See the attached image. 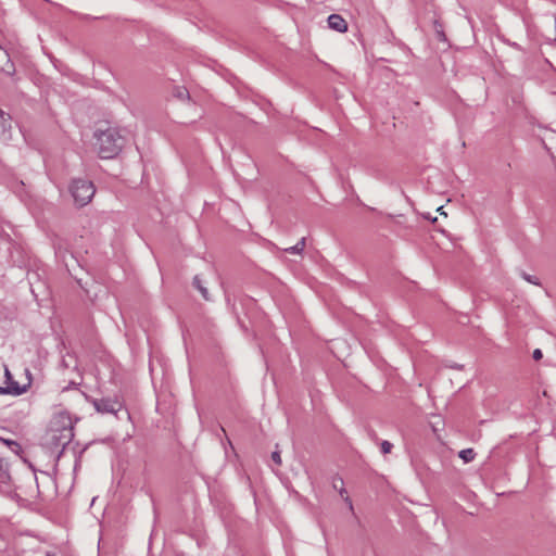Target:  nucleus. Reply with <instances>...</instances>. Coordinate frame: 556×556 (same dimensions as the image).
<instances>
[{"instance_id":"1","label":"nucleus","mask_w":556,"mask_h":556,"mask_svg":"<svg viewBox=\"0 0 556 556\" xmlns=\"http://www.w3.org/2000/svg\"><path fill=\"white\" fill-rule=\"evenodd\" d=\"M74 424L71 414L66 410L55 413L48 430V443L58 448L65 447L74 438Z\"/></svg>"},{"instance_id":"2","label":"nucleus","mask_w":556,"mask_h":556,"mask_svg":"<svg viewBox=\"0 0 556 556\" xmlns=\"http://www.w3.org/2000/svg\"><path fill=\"white\" fill-rule=\"evenodd\" d=\"M68 189L78 206L87 205L96 192L93 184L90 180L81 178L73 179Z\"/></svg>"},{"instance_id":"3","label":"nucleus","mask_w":556,"mask_h":556,"mask_svg":"<svg viewBox=\"0 0 556 556\" xmlns=\"http://www.w3.org/2000/svg\"><path fill=\"white\" fill-rule=\"evenodd\" d=\"M91 402L96 410L101 414H116L122 408V403L115 399H93Z\"/></svg>"},{"instance_id":"4","label":"nucleus","mask_w":556,"mask_h":556,"mask_svg":"<svg viewBox=\"0 0 556 556\" xmlns=\"http://www.w3.org/2000/svg\"><path fill=\"white\" fill-rule=\"evenodd\" d=\"M93 149L97 151L99 157L110 160L115 157L122 148L116 144V141H97Z\"/></svg>"},{"instance_id":"5","label":"nucleus","mask_w":556,"mask_h":556,"mask_svg":"<svg viewBox=\"0 0 556 556\" xmlns=\"http://www.w3.org/2000/svg\"><path fill=\"white\" fill-rule=\"evenodd\" d=\"M4 377L7 387H0V394L21 395L26 392V387H21L18 382L13 379L7 366H4Z\"/></svg>"},{"instance_id":"6","label":"nucleus","mask_w":556,"mask_h":556,"mask_svg":"<svg viewBox=\"0 0 556 556\" xmlns=\"http://www.w3.org/2000/svg\"><path fill=\"white\" fill-rule=\"evenodd\" d=\"M94 136L97 137V139H102V137H105V139H108V140L121 139L124 137V135L121 134L119 129H117L115 127H111L106 124L99 127L97 129V132L94 134Z\"/></svg>"},{"instance_id":"7","label":"nucleus","mask_w":556,"mask_h":556,"mask_svg":"<svg viewBox=\"0 0 556 556\" xmlns=\"http://www.w3.org/2000/svg\"><path fill=\"white\" fill-rule=\"evenodd\" d=\"M328 25L331 29L339 33H345L348 30L346 21L339 14H331L328 17Z\"/></svg>"},{"instance_id":"8","label":"nucleus","mask_w":556,"mask_h":556,"mask_svg":"<svg viewBox=\"0 0 556 556\" xmlns=\"http://www.w3.org/2000/svg\"><path fill=\"white\" fill-rule=\"evenodd\" d=\"M332 486L333 489L338 490L341 497L344 500V502L348 504L349 506V509L350 510H353V503L351 501V498L348 496L346 494V490L344 489V482L342 480V478L340 477H334L332 479Z\"/></svg>"},{"instance_id":"9","label":"nucleus","mask_w":556,"mask_h":556,"mask_svg":"<svg viewBox=\"0 0 556 556\" xmlns=\"http://www.w3.org/2000/svg\"><path fill=\"white\" fill-rule=\"evenodd\" d=\"M192 283H193V287L199 290V292L201 293V295L203 296V299L205 301L211 300L207 288L205 286V282L202 280V278L199 275L194 276Z\"/></svg>"},{"instance_id":"10","label":"nucleus","mask_w":556,"mask_h":556,"mask_svg":"<svg viewBox=\"0 0 556 556\" xmlns=\"http://www.w3.org/2000/svg\"><path fill=\"white\" fill-rule=\"evenodd\" d=\"M305 247H306V238L303 237L299 240V242L295 245L286 248L285 252L290 253V254H301L304 251Z\"/></svg>"},{"instance_id":"11","label":"nucleus","mask_w":556,"mask_h":556,"mask_svg":"<svg viewBox=\"0 0 556 556\" xmlns=\"http://www.w3.org/2000/svg\"><path fill=\"white\" fill-rule=\"evenodd\" d=\"M2 442L16 455H20L22 453V446L13 440H5L2 439Z\"/></svg>"},{"instance_id":"12","label":"nucleus","mask_w":556,"mask_h":556,"mask_svg":"<svg viewBox=\"0 0 556 556\" xmlns=\"http://www.w3.org/2000/svg\"><path fill=\"white\" fill-rule=\"evenodd\" d=\"M476 456V453L473 452L472 448H466V450H462L459 452V457L465 462V463H469L471 460H473Z\"/></svg>"},{"instance_id":"13","label":"nucleus","mask_w":556,"mask_h":556,"mask_svg":"<svg viewBox=\"0 0 556 556\" xmlns=\"http://www.w3.org/2000/svg\"><path fill=\"white\" fill-rule=\"evenodd\" d=\"M544 148L546 151L551 154V157L556 163V141H549V144H546L545 141H543Z\"/></svg>"},{"instance_id":"14","label":"nucleus","mask_w":556,"mask_h":556,"mask_svg":"<svg viewBox=\"0 0 556 556\" xmlns=\"http://www.w3.org/2000/svg\"><path fill=\"white\" fill-rule=\"evenodd\" d=\"M520 276L528 281L529 283H532L534 286H540V280L538 277L527 274L526 271L521 270Z\"/></svg>"},{"instance_id":"15","label":"nucleus","mask_w":556,"mask_h":556,"mask_svg":"<svg viewBox=\"0 0 556 556\" xmlns=\"http://www.w3.org/2000/svg\"><path fill=\"white\" fill-rule=\"evenodd\" d=\"M393 445L389 441H382L381 442V452L383 454H389L392 450Z\"/></svg>"},{"instance_id":"16","label":"nucleus","mask_w":556,"mask_h":556,"mask_svg":"<svg viewBox=\"0 0 556 556\" xmlns=\"http://www.w3.org/2000/svg\"><path fill=\"white\" fill-rule=\"evenodd\" d=\"M271 459L277 464V465H281V457H280V453L278 451H275L271 453Z\"/></svg>"},{"instance_id":"17","label":"nucleus","mask_w":556,"mask_h":556,"mask_svg":"<svg viewBox=\"0 0 556 556\" xmlns=\"http://www.w3.org/2000/svg\"><path fill=\"white\" fill-rule=\"evenodd\" d=\"M532 357L534 361H540L543 357L542 351L540 349H535L533 351Z\"/></svg>"},{"instance_id":"18","label":"nucleus","mask_w":556,"mask_h":556,"mask_svg":"<svg viewBox=\"0 0 556 556\" xmlns=\"http://www.w3.org/2000/svg\"><path fill=\"white\" fill-rule=\"evenodd\" d=\"M0 116L2 119H4V113L2 111H0Z\"/></svg>"},{"instance_id":"19","label":"nucleus","mask_w":556,"mask_h":556,"mask_svg":"<svg viewBox=\"0 0 556 556\" xmlns=\"http://www.w3.org/2000/svg\"><path fill=\"white\" fill-rule=\"evenodd\" d=\"M185 93H187V91H186V90H185V91H182V92H180V94H179V96H180V97H184V94H185Z\"/></svg>"},{"instance_id":"20","label":"nucleus","mask_w":556,"mask_h":556,"mask_svg":"<svg viewBox=\"0 0 556 556\" xmlns=\"http://www.w3.org/2000/svg\"><path fill=\"white\" fill-rule=\"evenodd\" d=\"M46 556H54V554L48 552Z\"/></svg>"}]
</instances>
